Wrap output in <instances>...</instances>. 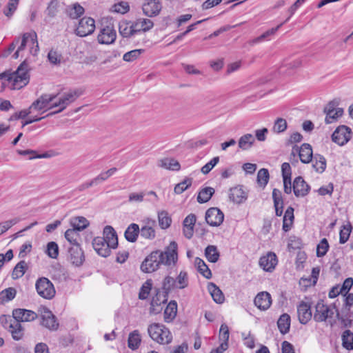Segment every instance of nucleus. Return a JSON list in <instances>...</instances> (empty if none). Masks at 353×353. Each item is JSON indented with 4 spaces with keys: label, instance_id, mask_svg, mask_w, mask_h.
Here are the masks:
<instances>
[{
    "label": "nucleus",
    "instance_id": "obj_9",
    "mask_svg": "<svg viewBox=\"0 0 353 353\" xmlns=\"http://www.w3.org/2000/svg\"><path fill=\"white\" fill-rule=\"evenodd\" d=\"M161 265L159 250L151 252L142 262L141 270L145 273H151L156 271Z\"/></svg>",
    "mask_w": 353,
    "mask_h": 353
},
{
    "label": "nucleus",
    "instance_id": "obj_30",
    "mask_svg": "<svg viewBox=\"0 0 353 353\" xmlns=\"http://www.w3.org/2000/svg\"><path fill=\"white\" fill-rule=\"evenodd\" d=\"M141 343V336L139 330H136L129 334L128 346L132 350H137Z\"/></svg>",
    "mask_w": 353,
    "mask_h": 353
},
{
    "label": "nucleus",
    "instance_id": "obj_63",
    "mask_svg": "<svg viewBox=\"0 0 353 353\" xmlns=\"http://www.w3.org/2000/svg\"><path fill=\"white\" fill-rule=\"evenodd\" d=\"M47 254L52 259H56L59 254L58 245L54 242H49L47 245Z\"/></svg>",
    "mask_w": 353,
    "mask_h": 353
},
{
    "label": "nucleus",
    "instance_id": "obj_18",
    "mask_svg": "<svg viewBox=\"0 0 353 353\" xmlns=\"http://www.w3.org/2000/svg\"><path fill=\"white\" fill-rule=\"evenodd\" d=\"M117 37L116 31L111 26H107L102 28L98 35L97 39L100 43H112Z\"/></svg>",
    "mask_w": 353,
    "mask_h": 353
},
{
    "label": "nucleus",
    "instance_id": "obj_7",
    "mask_svg": "<svg viewBox=\"0 0 353 353\" xmlns=\"http://www.w3.org/2000/svg\"><path fill=\"white\" fill-rule=\"evenodd\" d=\"M36 290L39 296L46 299H51L56 291L52 283L46 277L37 279L35 284Z\"/></svg>",
    "mask_w": 353,
    "mask_h": 353
},
{
    "label": "nucleus",
    "instance_id": "obj_10",
    "mask_svg": "<svg viewBox=\"0 0 353 353\" xmlns=\"http://www.w3.org/2000/svg\"><path fill=\"white\" fill-rule=\"evenodd\" d=\"M95 30V21L91 17H83L80 19L78 26L75 30L77 35L83 37L90 35Z\"/></svg>",
    "mask_w": 353,
    "mask_h": 353
},
{
    "label": "nucleus",
    "instance_id": "obj_27",
    "mask_svg": "<svg viewBox=\"0 0 353 353\" xmlns=\"http://www.w3.org/2000/svg\"><path fill=\"white\" fill-rule=\"evenodd\" d=\"M133 21H121L119 24V34L124 38H132L136 34Z\"/></svg>",
    "mask_w": 353,
    "mask_h": 353
},
{
    "label": "nucleus",
    "instance_id": "obj_16",
    "mask_svg": "<svg viewBox=\"0 0 353 353\" xmlns=\"http://www.w3.org/2000/svg\"><path fill=\"white\" fill-rule=\"evenodd\" d=\"M278 263L276 255L272 252H269L266 255L263 256L259 259L260 267L266 272H272Z\"/></svg>",
    "mask_w": 353,
    "mask_h": 353
},
{
    "label": "nucleus",
    "instance_id": "obj_31",
    "mask_svg": "<svg viewBox=\"0 0 353 353\" xmlns=\"http://www.w3.org/2000/svg\"><path fill=\"white\" fill-rule=\"evenodd\" d=\"M255 142V139L252 134L248 133L241 136L238 141V146L242 150L250 149Z\"/></svg>",
    "mask_w": 353,
    "mask_h": 353
},
{
    "label": "nucleus",
    "instance_id": "obj_26",
    "mask_svg": "<svg viewBox=\"0 0 353 353\" xmlns=\"http://www.w3.org/2000/svg\"><path fill=\"white\" fill-rule=\"evenodd\" d=\"M41 325L49 330H57L59 323L54 314L48 310H44L41 314Z\"/></svg>",
    "mask_w": 353,
    "mask_h": 353
},
{
    "label": "nucleus",
    "instance_id": "obj_55",
    "mask_svg": "<svg viewBox=\"0 0 353 353\" xmlns=\"http://www.w3.org/2000/svg\"><path fill=\"white\" fill-rule=\"evenodd\" d=\"M192 183V179L185 178L182 182L176 184L174 187V191L176 194H180L186 190Z\"/></svg>",
    "mask_w": 353,
    "mask_h": 353
},
{
    "label": "nucleus",
    "instance_id": "obj_45",
    "mask_svg": "<svg viewBox=\"0 0 353 353\" xmlns=\"http://www.w3.org/2000/svg\"><path fill=\"white\" fill-rule=\"evenodd\" d=\"M72 228L79 231H82L89 225V221L83 216H77L71 219L70 221Z\"/></svg>",
    "mask_w": 353,
    "mask_h": 353
},
{
    "label": "nucleus",
    "instance_id": "obj_22",
    "mask_svg": "<svg viewBox=\"0 0 353 353\" xmlns=\"http://www.w3.org/2000/svg\"><path fill=\"white\" fill-rule=\"evenodd\" d=\"M254 302L259 310H266L272 304V298L268 292H261L256 296Z\"/></svg>",
    "mask_w": 353,
    "mask_h": 353
},
{
    "label": "nucleus",
    "instance_id": "obj_25",
    "mask_svg": "<svg viewBox=\"0 0 353 353\" xmlns=\"http://www.w3.org/2000/svg\"><path fill=\"white\" fill-rule=\"evenodd\" d=\"M68 252L70 254V260L73 265L80 266L83 264L84 255L79 245L72 246L68 249Z\"/></svg>",
    "mask_w": 353,
    "mask_h": 353
},
{
    "label": "nucleus",
    "instance_id": "obj_32",
    "mask_svg": "<svg viewBox=\"0 0 353 353\" xmlns=\"http://www.w3.org/2000/svg\"><path fill=\"white\" fill-rule=\"evenodd\" d=\"M208 290L212 296L213 300L216 303H222L225 300L224 295L219 288L213 283H210L208 285Z\"/></svg>",
    "mask_w": 353,
    "mask_h": 353
},
{
    "label": "nucleus",
    "instance_id": "obj_1",
    "mask_svg": "<svg viewBox=\"0 0 353 353\" xmlns=\"http://www.w3.org/2000/svg\"><path fill=\"white\" fill-rule=\"evenodd\" d=\"M37 314L29 310L18 308L12 312V317L3 315L0 318L2 325L11 333L13 339L20 340L23 336V329L21 322L34 321Z\"/></svg>",
    "mask_w": 353,
    "mask_h": 353
},
{
    "label": "nucleus",
    "instance_id": "obj_3",
    "mask_svg": "<svg viewBox=\"0 0 353 353\" xmlns=\"http://www.w3.org/2000/svg\"><path fill=\"white\" fill-rule=\"evenodd\" d=\"M148 333L150 337L160 345H168L172 341V334L163 324L154 323L148 325Z\"/></svg>",
    "mask_w": 353,
    "mask_h": 353
},
{
    "label": "nucleus",
    "instance_id": "obj_36",
    "mask_svg": "<svg viewBox=\"0 0 353 353\" xmlns=\"http://www.w3.org/2000/svg\"><path fill=\"white\" fill-rule=\"evenodd\" d=\"M314 170L319 173H323L326 168V159L320 154H315L311 161Z\"/></svg>",
    "mask_w": 353,
    "mask_h": 353
},
{
    "label": "nucleus",
    "instance_id": "obj_33",
    "mask_svg": "<svg viewBox=\"0 0 353 353\" xmlns=\"http://www.w3.org/2000/svg\"><path fill=\"white\" fill-rule=\"evenodd\" d=\"M177 303L174 301H170L164 310V321L171 322L176 316Z\"/></svg>",
    "mask_w": 353,
    "mask_h": 353
},
{
    "label": "nucleus",
    "instance_id": "obj_46",
    "mask_svg": "<svg viewBox=\"0 0 353 353\" xmlns=\"http://www.w3.org/2000/svg\"><path fill=\"white\" fill-rule=\"evenodd\" d=\"M205 255L211 263H216L219 258V252L215 245H208L205 250Z\"/></svg>",
    "mask_w": 353,
    "mask_h": 353
},
{
    "label": "nucleus",
    "instance_id": "obj_51",
    "mask_svg": "<svg viewBox=\"0 0 353 353\" xmlns=\"http://www.w3.org/2000/svg\"><path fill=\"white\" fill-rule=\"evenodd\" d=\"M288 128V123L285 119L277 118L274 121L272 130L274 132L279 134L285 132Z\"/></svg>",
    "mask_w": 353,
    "mask_h": 353
},
{
    "label": "nucleus",
    "instance_id": "obj_4",
    "mask_svg": "<svg viewBox=\"0 0 353 353\" xmlns=\"http://www.w3.org/2000/svg\"><path fill=\"white\" fill-rule=\"evenodd\" d=\"M178 245L175 241H171L164 251L159 250L161 264L168 267H174L178 261Z\"/></svg>",
    "mask_w": 353,
    "mask_h": 353
},
{
    "label": "nucleus",
    "instance_id": "obj_40",
    "mask_svg": "<svg viewBox=\"0 0 353 353\" xmlns=\"http://www.w3.org/2000/svg\"><path fill=\"white\" fill-rule=\"evenodd\" d=\"M277 325L280 332L286 334L290 327V316L288 314H282L277 321Z\"/></svg>",
    "mask_w": 353,
    "mask_h": 353
},
{
    "label": "nucleus",
    "instance_id": "obj_54",
    "mask_svg": "<svg viewBox=\"0 0 353 353\" xmlns=\"http://www.w3.org/2000/svg\"><path fill=\"white\" fill-rule=\"evenodd\" d=\"M117 169L116 168H110L106 172L100 173L97 176L94 178L93 180L96 185H98L100 183L107 180L111 176H112L117 172Z\"/></svg>",
    "mask_w": 353,
    "mask_h": 353
},
{
    "label": "nucleus",
    "instance_id": "obj_37",
    "mask_svg": "<svg viewBox=\"0 0 353 353\" xmlns=\"http://www.w3.org/2000/svg\"><path fill=\"white\" fill-rule=\"evenodd\" d=\"M139 234V227L136 223H131L125 232V237L130 242L136 241Z\"/></svg>",
    "mask_w": 353,
    "mask_h": 353
},
{
    "label": "nucleus",
    "instance_id": "obj_20",
    "mask_svg": "<svg viewBox=\"0 0 353 353\" xmlns=\"http://www.w3.org/2000/svg\"><path fill=\"white\" fill-rule=\"evenodd\" d=\"M310 190V185L304 181L303 177L297 176L293 182V192L296 197L306 196Z\"/></svg>",
    "mask_w": 353,
    "mask_h": 353
},
{
    "label": "nucleus",
    "instance_id": "obj_52",
    "mask_svg": "<svg viewBox=\"0 0 353 353\" xmlns=\"http://www.w3.org/2000/svg\"><path fill=\"white\" fill-rule=\"evenodd\" d=\"M352 231V225L350 223L343 225L339 233V242L341 244L346 243L350 237Z\"/></svg>",
    "mask_w": 353,
    "mask_h": 353
},
{
    "label": "nucleus",
    "instance_id": "obj_39",
    "mask_svg": "<svg viewBox=\"0 0 353 353\" xmlns=\"http://www.w3.org/2000/svg\"><path fill=\"white\" fill-rule=\"evenodd\" d=\"M158 220L160 228L163 230L168 228L172 223V219L165 210L158 212Z\"/></svg>",
    "mask_w": 353,
    "mask_h": 353
},
{
    "label": "nucleus",
    "instance_id": "obj_56",
    "mask_svg": "<svg viewBox=\"0 0 353 353\" xmlns=\"http://www.w3.org/2000/svg\"><path fill=\"white\" fill-rule=\"evenodd\" d=\"M329 243L327 240L324 238L321 239L320 243L317 245L316 248V256L318 257L324 256L329 250Z\"/></svg>",
    "mask_w": 353,
    "mask_h": 353
},
{
    "label": "nucleus",
    "instance_id": "obj_14",
    "mask_svg": "<svg viewBox=\"0 0 353 353\" xmlns=\"http://www.w3.org/2000/svg\"><path fill=\"white\" fill-rule=\"evenodd\" d=\"M324 112L326 114L325 123H332L336 121L343 115V110L336 107L335 102L331 101L325 106Z\"/></svg>",
    "mask_w": 353,
    "mask_h": 353
},
{
    "label": "nucleus",
    "instance_id": "obj_8",
    "mask_svg": "<svg viewBox=\"0 0 353 353\" xmlns=\"http://www.w3.org/2000/svg\"><path fill=\"white\" fill-rule=\"evenodd\" d=\"M57 95L54 94H43L34 101L30 105V109L34 111L46 112L48 110L55 108L54 106V100Z\"/></svg>",
    "mask_w": 353,
    "mask_h": 353
},
{
    "label": "nucleus",
    "instance_id": "obj_60",
    "mask_svg": "<svg viewBox=\"0 0 353 353\" xmlns=\"http://www.w3.org/2000/svg\"><path fill=\"white\" fill-rule=\"evenodd\" d=\"M26 46L29 47L30 53L33 56H36L38 54L39 51V47L37 41V34L35 41H32V37H28V38L27 39Z\"/></svg>",
    "mask_w": 353,
    "mask_h": 353
},
{
    "label": "nucleus",
    "instance_id": "obj_6",
    "mask_svg": "<svg viewBox=\"0 0 353 353\" xmlns=\"http://www.w3.org/2000/svg\"><path fill=\"white\" fill-rule=\"evenodd\" d=\"M80 94L81 93L77 90H70L59 97L57 96V99L54 100V106H55V108H59V109L55 112L48 114L47 116H51L56 113L61 112L69 104L75 101V99L79 97Z\"/></svg>",
    "mask_w": 353,
    "mask_h": 353
},
{
    "label": "nucleus",
    "instance_id": "obj_38",
    "mask_svg": "<svg viewBox=\"0 0 353 353\" xmlns=\"http://www.w3.org/2000/svg\"><path fill=\"white\" fill-rule=\"evenodd\" d=\"M158 165L159 167L163 168L165 169L175 171L179 170L181 168L179 163L176 160L169 158L160 160Z\"/></svg>",
    "mask_w": 353,
    "mask_h": 353
},
{
    "label": "nucleus",
    "instance_id": "obj_24",
    "mask_svg": "<svg viewBox=\"0 0 353 353\" xmlns=\"http://www.w3.org/2000/svg\"><path fill=\"white\" fill-rule=\"evenodd\" d=\"M196 217L194 214H188L183 221V233L184 236L190 239L194 234V228Z\"/></svg>",
    "mask_w": 353,
    "mask_h": 353
},
{
    "label": "nucleus",
    "instance_id": "obj_48",
    "mask_svg": "<svg viewBox=\"0 0 353 353\" xmlns=\"http://www.w3.org/2000/svg\"><path fill=\"white\" fill-rule=\"evenodd\" d=\"M16 290L13 288H8L0 292V302L3 303L12 300L16 296Z\"/></svg>",
    "mask_w": 353,
    "mask_h": 353
},
{
    "label": "nucleus",
    "instance_id": "obj_41",
    "mask_svg": "<svg viewBox=\"0 0 353 353\" xmlns=\"http://www.w3.org/2000/svg\"><path fill=\"white\" fill-rule=\"evenodd\" d=\"M79 230L72 228V229H68L65 232V237L66 240L70 243L72 246H75L79 244Z\"/></svg>",
    "mask_w": 353,
    "mask_h": 353
},
{
    "label": "nucleus",
    "instance_id": "obj_2",
    "mask_svg": "<svg viewBox=\"0 0 353 353\" xmlns=\"http://www.w3.org/2000/svg\"><path fill=\"white\" fill-rule=\"evenodd\" d=\"M29 65L23 61L13 72H3L0 74V79L5 80L8 85L13 90H19L26 85L30 80Z\"/></svg>",
    "mask_w": 353,
    "mask_h": 353
},
{
    "label": "nucleus",
    "instance_id": "obj_11",
    "mask_svg": "<svg viewBox=\"0 0 353 353\" xmlns=\"http://www.w3.org/2000/svg\"><path fill=\"white\" fill-rule=\"evenodd\" d=\"M163 8L161 0H145L142 4L143 14L148 17H154L161 13Z\"/></svg>",
    "mask_w": 353,
    "mask_h": 353
},
{
    "label": "nucleus",
    "instance_id": "obj_59",
    "mask_svg": "<svg viewBox=\"0 0 353 353\" xmlns=\"http://www.w3.org/2000/svg\"><path fill=\"white\" fill-rule=\"evenodd\" d=\"M269 179V172L265 168L261 169L257 174L258 183L261 186H265Z\"/></svg>",
    "mask_w": 353,
    "mask_h": 353
},
{
    "label": "nucleus",
    "instance_id": "obj_29",
    "mask_svg": "<svg viewBox=\"0 0 353 353\" xmlns=\"http://www.w3.org/2000/svg\"><path fill=\"white\" fill-rule=\"evenodd\" d=\"M17 153L20 155L26 156L29 155L28 159L32 160L34 159H48L54 156V152L52 151L46 152L40 154H37L35 150H17Z\"/></svg>",
    "mask_w": 353,
    "mask_h": 353
},
{
    "label": "nucleus",
    "instance_id": "obj_17",
    "mask_svg": "<svg viewBox=\"0 0 353 353\" xmlns=\"http://www.w3.org/2000/svg\"><path fill=\"white\" fill-rule=\"evenodd\" d=\"M92 245L97 253L103 256L107 257L110 254L111 248L107 243L103 237L97 236L93 239Z\"/></svg>",
    "mask_w": 353,
    "mask_h": 353
},
{
    "label": "nucleus",
    "instance_id": "obj_49",
    "mask_svg": "<svg viewBox=\"0 0 353 353\" xmlns=\"http://www.w3.org/2000/svg\"><path fill=\"white\" fill-rule=\"evenodd\" d=\"M27 269V264L24 261H21L19 262L16 266L14 267L12 273V276L14 279H17L19 278L22 277Z\"/></svg>",
    "mask_w": 353,
    "mask_h": 353
},
{
    "label": "nucleus",
    "instance_id": "obj_12",
    "mask_svg": "<svg viewBox=\"0 0 353 353\" xmlns=\"http://www.w3.org/2000/svg\"><path fill=\"white\" fill-rule=\"evenodd\" d=\"M334 315V307L324 304L323 301H319L316 305L314 319L317 322L325 321Z\"/></svg>",
    "mask_w": 353,
    "mask_h": 353
},
{
    "label": "nucleus",
    "instance_id": "obj_50",
    "mask_svg": "<svg viewBox=\"0 0 353 353\" xmlns=\"http://www.w3.org/2000/svg\"><path fill=\"white\" fill-rule=\"evenodd\" d=\"M176 288L184 289L188 285V276L185 272H180L175 279Z\"/></svg>",
    "mask_w": 353,
    "mask_h": 353
},
{
    "label": "nucleus",
    "instance_id": "obj_62",
    "mask_svg": "<svg viewBox=\"0 0 353 353\" xmlns=\"http://www.w3.org/2000/svg\"><path fill=\"white\" fill-rule=\"evenodd\" d=\"M165 300L159 303L158 299L152 298L150 303V312L151 314H157L160 313L163 309L162 305L165 303Z\"/></svg>",
    "mask_w": 353,
    "mask_h": 353
},
{
    "label": "nucleus",
    "instance_id": "obj_58",
    "mask_svg": "<svg viewBox=\"0 0 353 353\" xmlns=\"http://www.w3.org/2000/svg\"><path fill=\"white\" fill-rule=\"evenodd\" d=\"M151 280H147L142 285L139 293V298L145 300L148 298L152 288Z\"/></svg>",
    "mask_w": 353,
    "mask_h": 353
},
{
    "label": "nucleus",
    "instance_id": "obj_19",
    "mask_svg": "<svg viewBox=\"0 0 353 353\" xmlns=\"http://www.w3.org/2000/svg\"><path fill=\"white\" fill-rule=\"evenodd\" d=\"M299 321L301 324H306L312 318L311 305L309 303L301 301L297 305Z\"/></svg>",
    "mask_w": 353,
    "mask_h": 353
},
{
    "label": "nucleus",
    "instance_id": "obj_35",
    "mask_svg": "<svg viewBox=\"0 0 353 353\" xmlns=\"http://www.w3.org/2000/svg\"><path fill=\"white\" fill-rule=\"evenodd\" d=\"M294 219V209L292 207H288L285 212L283 220V230L285 232L290 230Z\"/></svg>",
    "mask_w": 353,
    "mask_h": 353
},
{
    "label": "nucleus",
    "instance_id": "obj_21",
    "mask_svg": "<svg viewBox=\"0 0 353 353\" xmlns=\"http://www.w3.org/2000/svg\"><path fill=\"white\" fill-rule=\"evenodd\" d=\"M247 193L243 189V186L237 185L230 189L229 199L235 203H241L247 199Z\"/></svg>",
    "mask_w": 353,
    "mask_h": 353
},
{
    "label": "nucleus",
    "instance_id": "obj_23",
    "mask_svg": "<svg viewBox=\"0 0 353 353\" xmlns=\"http://www.w3.org/2000/svg\"><path fill=\"white\" fill-rule=\"evenodd\" d=\"M136 34L150 31L154 27V22L148 18H138L133 21Z\"/></svg>",
    "mask_w": 353,
    "mask_h": 353
},
{
    "label": "nucleus",
    "instance_id": "obj_47",
    "mask_svg": "<svg viewBox=\"0 0 353 353\" xmlns=\"http://www.w3.org/2000/svg\"><path fill=\"white\" fill-rule=\"evenodd\" d=\"M195 264L197 266L199 272L205 278L210 279L212 276L211 270L209 269L205 262L200 258L195 259Z\"/></svg>",
    "mask_w": 353,
    "mask_h": 353
},
{
    "label": "nucleus",
    "instance_id": "obj_44",
    "mask_svg": "<svg viewBox=\"0 0 353 353\" xmlns=\"http://www.w3.org/2000/svg\"><path fill=\"white\" fill-rule=\"evenodd\" d=\"M342 345L347 350H353V333L346 330L342 334Z\"/></svg>",
    "mask_w": 353,
    "mask_h": 353
},
{
    "label": "nucleus",
    "instance_id": "obj_64",
    "mask_svg": "<svg viewBox=\"0 0 353 353\" xmlns=\"http://www.w3.org/2000/svg\"><path fill=\"white\" fill-rule=\"evenodd\" d=\"M59 6V1L58 0H51L49 3L47 9L46 14L50 17H54L57 13Z\"/></svg>",
    "mask_w": 353,
    "mask_h": 353
},
{
    "label": "nucleus",
    "instance_id": "obj_43",
    "mask_svg": "<svg viewBox=\"0 0 353 353\" xmlns=\"http://www.w3.org/2000/svg\"><path fill=\"white\" fill-rule=\"evenodd\" d=\"M28 37H32V41H34V40L35 41V39H36V32L34 31H32V32H26V33H24L22 35V39H21V44L18 47L17 51L14 52V54L13 55V57L15 59L18 58L19 56V52L21 51H23L26 48L27 39L28 38Z\"/></svg>",
    "mask_w": 353,
    "mask_h": 353
},
{
    "label": "nucleus",
    "instance_id": "obj_5",
    "mask_svg": "<svg viewBox=\"0 0 353 353\" xmlns=\"http://www.w3.org/2000/svg\"><path fill=\"white\" fill-rule=\"evenodd\" d=\"M299 154L301 161L303 163H308L313 157L312 146L308 143H303L301 147L294 145L292 147L290 154V161L297 162L296 155Z\"/></svg>",
    "mask_w": 353,
    "mask_h": 353
},
{
    "label": "nucleus",
    "instance_id": "obj_53",
    "mask_svg": "<svg viewBox=\"0 0 353 353\" xmlns=\"http://www.w3.org/2000/svg\"><path fill=\"white\" fill-rule=\"evenodd\" d=\"M144 51L143 49H136L129 51L123 54V59L127 62H132L137 59Z\"/></svg>",
    "mask_w": 353,
    "mask_h": 353
},
{
    "label": "nucleus",
    "instance_id": "obj_28",
    "mask_svg": "<svg viewBox=\"0 0 353 353\" xmlns=\"http://www.w3.org/2000/svg\"><path fill=\"white\" fill-rule=\"evenodd\" d=\"M103 236L107 243L112 249H115L118 245L117 234L114 229L110 225H107L103 229Z\"/></svg>",
    "mask_w": 353,
    "mask_h": 353
},
{
    "label": "nucleus",
    "instance_id": "obj_42",
    "mask_svg": "<svg viewBox=\"0 0 353 353\" xmlns=\"http://www.w3.org/2000/svg\"><path fill=\"white\" fill-rule=\"evenodd\" d=\"M214 193V188L211 187H206L203 189H202L198 194L197 196V201L200 203H206L208 201L213 194Z\"/></svg>",
    "mask_w": 353,
    "mask_h": 353
},
{
    "label": "nucleus",
    "instance_id": "obj_15",
    "mask_svg": "<svg viewBox=\"0 0 353 353\" xmlns=\"http://www.w3.org/2000/svg\"><path fill=\"white\" fill-rule=\"evenodd\" d=\"M223 219V213L217 208H211L206 211L205 221L211 226L220 225Z\"/></svg>",
    "mask_w": 353,
    "mask_h": 353
},
{
    "label": "nucleus",
    "instance_id": "obj_13",
    "mask_svg": "<svg viewBox=\"0 0 353 353\" xmlns=\"http://www.w3.org/2000/svg\"><path fill=\"white\" fill-rule=\"evenodd\" d=\"M351 129L345 125L338 127L332 135V141L339 145H343L351 139Z\"/></svg>",
    "mask_w": 353,
    "mask_h": 353
},
{
    "label": "nucleus",
    "instance_id": "obj_34",
    "mask_svg": "<svg viewBox=\"0 0 353 353\" xmlns=\"http://www.w3.org/2000/svg\"><path fill=\"white\" fill-rule=\"evenodd\" d=\"M83 13L84 8L79 3H74L66 8V14L72 19H78Z\"/></svg>",
    "mask_w": 353,
    "mask_h": 353
},
{
    "label": "nucleus",
    "instance_id": "obj_61",
    "mask_svg": "<svg viewBox=\"0 0 353 353\" xmlns=\"http://www.w3.org/2000/svg\"><path fill=\"white\" fill-rule=\"evenodd\" d=\"M163 289L165 293H169L172 290L176 288L175 279L170 276H166L162 283Z\"/></svg>",
    "mask_w": 353,
    "mask_h": 353
},
{
    "label": "nucleus",
    "instance_id": "obj_57",
    "mask_svg": "<svg viewBox=\"0 0 353 353\" xmlns=\"http://www.w3.org/2000/svg\"><path fill=\"white\" fill-rule=\"evenodd\" d=\"M139 233L143 238L152 239L155 237V230L152 225H147L139 229Z\"/></svg>",
    "mask_w": 353,
    "mask_h": 353
}]
</instances>
